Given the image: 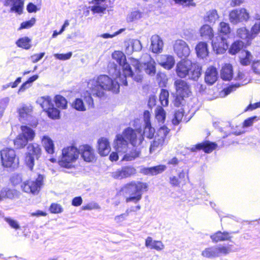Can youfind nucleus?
<instances>
[{
	"label": "nucleus",
	"mask_w": 260,
	"mask_h": 260,
	"mask_svg": "<svg viewBox=\"0 0 260 260\" xmlns=\"http://www.w3.org/2000/svg\"><path fill=\"white\" fill-rule=\"evenodd\" d=\"M132 47L134 51H139L142 49V44L141 42L138 40H130Z\"/></svg>",
	"instance_id": "680f3d73"
},
{
	"label": "nucleus",
	"mask_w": 260,
	"mask_h": 260,
	"mask_svg": "<svg viewBox=\"0 0 260 260\" xmlns=\"http://www.w3.org/2000/svg\"><path fill=\"white\" fill-rule=\"evenodd\" d=\"M91 11L93 13H104L106 10V7L104 5H101L99 3L91 7Z\"/></svg>",
	"instance_id": "8fccbe9b"
},
{
	"label": "nucleus",
	"mask_w": 260,
	"mask_h": 260,
	"mask_svg": "<svg viewBox=\"0 0 260 260\" xmlns=\"http://www.w3.org/2000/svg\"><path fill=\"white\" fill-rule=\"evenodd\" d=\"M122 69V74L120 69L115 63H110L108 66V70L111 77L106 75H101L93 79L92 81H116L119 79L120 81H126L127 77H132L134 73L129 64L127 62L121 66Z\"/></svg>",
	"instance_id": "39448f33"
},
{
	"label": "nucleus",
	"mask_w": 260,
	"mask_h": 260,
	"mask_svg": "<svg viewBox=\"0 0 260 260\" xmlns=\"http://www.w3.org/2000/svg\"><path fill=\"white\" fill-rule=\"evenodd\" d=\"M258 118L256 116H253L246 119L243 122V127L244 128H247L251 125L254 121H257Z\"/></svg>",
	"instance_id": "4d7b16f0"
},
{
	"label": "nucleus",
	"mask_w": 260,
	"mask_h": 260,
	"mask_svg": "<svg viewBox=\"0 0 260 260\" xmlns=\"http://www.w3.org/2000/svg\"><path fill=\"white\" fill-rule=\"evenodd\" d=\"M145 246L146 247L156 250H160L164 248V245L160 241H153L151 237H148L145 240Z\"/></svg>",
	"instance_id": "c85d7f7f"
},
{
	"label": "nucleus",
	"mask_w": 260,
	"mask_h": 260,
	"mask_svg": "<svg viewBox=\"0 0 260 260\" xmlns=\"http://www.w3.org/2000/svg\"><path fill=\"white\" fill-rule=\"evenodd\" d=\"M204 83L205 84H201L200 82H197L196 85L200 93L212 95L214 98H216L218 96L221 98L225 97L241 86L246 85L248 82L241 84L239 82H236L235 84H228L225 85L220 91H218V90L222 87L221 83L219 84L218 83L217 87H213V85L215 82Z\"/></svg>",
	"instance_id": "7ed1b4c3"
},
{
	"label": "nucleus",
	"mask_w": 260,
	"mask_h": 260,
	"mask_svg": "<svg viewBox=\"0 0 260 260\" xmlns=\"http://www.w3.org/2000/svg\"><path fill=\"white\" fill-rule=\"evenodd\" d=\"M21 133L14 140L16 149H21L27 145L29 141H32L36 135L35 131L27 125H21Z\"/></svg>",
	"instance_id": "0eeeda50"
},
{
	"label": "nucleus",
	"mask_w": 260,
	"mask_h": 260,
	"mask_svg": "<svg viewBox=\"0 0 260 260\" xmlns=\"http://www.w3.org/2000/svg\"><path fill=\"white\" fill-rule=\"evenodd\" d=\"M220 75L222 80L231 81L233 76V70L232 65L225 64L221 70Z\"/></svg>",
	"instance_id": "a878e982"
},
{
	"label": "nucleus",
	"mask_w": 260,
	"mask_h": 260,
	"mask_svg": "<svg viewBox=\"0 0 260 260\" xmlns=\"http://www.w3.org/2000/svg\"><path fill=\"white\" fill-rule=\"evenodd\" d=\"M212 45L213 50L217 54L224 53L229 48L226 37L222 36L221 34L212 40Z\"/></svg>",
	"instance_id": "ddd939ff"
},
{
	"label": "nucleus",
	"mask_w": 260,
	"mask_h": 260,
	"mask_svg": "<svg viewBox=\"0 0 260 260\" xmlns=\"http://www.w3.org/2000/svg\"><path fill=\"white\" fill-rule=\"evenodd\" d=\"M134 63V64L133 65L135 67L136 70L140 72L142 70V68H143L147 74L150 76H153L155 75L156 69L153 63L151 62L145 63L143 67L142 63H141L138 60H135Z\"/></svg>",
	"instance_id": "a211bd4d"
},
{
	"label": "nucleus",
	"mask_w": 260,
	"mask_h": 260,
	"mask_svg": "<svg viewBox=\"0 0 260 260\" xmlns=\"http://www.w3.org/2000/svg\"><path fill=\"white\" fill-rule=\"evenodd\" d=\"M174 50L180 58H186L190 54V49L186 43L182 40L176 41L174 45Z\"/></svg>",
	"instance_id": "4468645a"
},
{
	"label": "nucleus",
	"mask_w": 260,
	"mask_h": 260,
	"mask_svg": "<svg viewBox=\"0 0 260 260\" xmlns=\"http://www.w3.org/2000/svg\"><path fill=\"white\" fill-rule=\"evenodd\" d=\"M125 53L127 55H131L134 51L133 47H132V43L130 41L125 42Z\"/></svg>",
	"instance_id": "338daca9"
},
{
	"label": "nucleus",
	"mask_w": 260,
	"mask_h": 260,
	"mask_svg": "<svg viewBox=\"0 0 260 260\" xmlns=\"http://www.w3.org/2000/svg\"><path fill=\"white\" fill-rule=\"evenodd\" d=\"M105 82H92V86L94 87L91 90V93L86 91L84 93V100L89 108L94 107L93 96L102 98L105 95V91L107 89L113 92L118 93L119 92L120 84L119 82H108L109 84L105 85Z\"/></svg>",
	"instance_id": "20e7f679"
},
{
	"label": "nucleus",
	"mask_w": 260,
	"mask_h": 260,
	"mask_svg": "<svg viewBox=\"0 0 260 260\" xmlns=\"http://www.w3.org/2000/svg\"><path fill=\"white\" fill-rule=\"evenodd\" d=\"M54 102L58 108L66 109L68 107L67 99L61 95H56L54 98Z\"/></svg>",
	"instance_id": "473e14b6"
},
{
	"label": "nucleus",
	"mask_w": 260,
	"mask_h": 260,
	"mask_svg": "<svg viewBox=\"0 0 260 260\" xmlns=\"http://www.w3.org/2000/svg\"><path fill=\"white\" fill-rule=\"evenodd\" d=\"M230 252V248L224 246L215 245L206 248L202 252V255L208 258L219 257L221 254L226 255Z\"/></svg>",
	"instance_id": "9b49d317"
},
{
	"label": "nucleus",
	"mask_w": 260,
	"mask_h": 260,
	"mask_svg": "<svg viewBox=\"0 0 260 260\" xmlns=\"http://www.w3.org/2000/svg\"><path fill=\"white\" fill-rule=\"evenodd\" d=\"M31 40L27 37L19 39L16 42V45L20 48L28 50L30 48Z\"/></svg>",
	"instance_id": "72a5a7b5"
},
{
	"label": "nucleus",
	"mask_w": 260,
	"mask_h": 260,
	"mask_svg": "<svg viewBox=\"0 0 260 260\" xmlns=\"http://www.w3.org/2000/svg\"><path fill=\"white\" fill-rule=\"evenodd\" d=\"M244 46V43L242 41H235L229 48V53L231 55H235L243 49Z\"/></svg>",
	"instance_id": "2f4dec72"
},
{
	"label": "nucleus",
	"mask_w": 260,
	"mask_h": 260,
	"mask_svg": "<svg viewBox=\"0 0 260 260\" xmlns=\"http://www.w3.org/2000/svg\"><path fill=\"white\" fill-rule=\"evenodd\" d=\"M184 98L177 95L176 93V96H175L174 100V104L175 107H179L182 104V102L184 101Z\"/></svg>",
	"instance_id": "0e129e2a"
},
{
	"label": "nucleus",
	"mask_w": 260,
	"mask_h": 260,
	"mask_svg": "<svg viewBox=\"0 0 260 260\" xmlns=\"http://www.w3.org/2000/svg\"><path fill=\"white\" fill-rule=\"evenodd\" d=\"M218 72L215 68L211 67L207 69L205 73L204 81H217Z\"/></svg>",
	"instance_id": "c756f323"
},
{
	"label": "nucleus",
	"mask_w": 260,
	"mask_h": 260,
	"mask_svg": "<svg viewBox=\"0 0 260 260\" xmlns=\"http://www.w3.org/2000/svg\"><path fill=\"white\" fill-rule=\"evenodd\" d=\"M112 56L120 66L127 62L125 55L121 51H115L112 53Z\"/></svg>",
	"instance_id": "c9c22d12"
},
{
	"label": "nucleus",
	"mask_w": 260,
	"mask_h": 260,
	"mask_svg": "<svg viewBox=\"0 0 260 260\" xmlns=\"http://www.w3.org/2000/svg\"><path fill=\"white\" fill-rule=\"evenodd\" d=\"M252 55L250 52L246 50H242L240 56V62L242 65L246 66L250 63Z\"/></svg>",
	"instance_id": "e433bc0d"
},
{
	"label": "nucleus",
	"mask_w": 260,
	"mask_h": 260,
	"mask_svg": "<svg viewBox=\"0 0 260 260\" xmlns=\"http://www.w3.org/2000/svg\"><path fill=\"white\" fill-rule=\"evenodd\" d=\"M253 72L257 74H260V60L254 61L252 66Z\"/></svg>",
	"instance_id": "774afa93"
},
{
	"label": "nucleus",
	"mask_w": 260,
	"mask_h": 260,
	"mask_svg": "<svg viewBox=\"0 0 260 260\" xmlns=\"http://www.w3.org/2000/svg\"><path fill=\"white\" fill-rule=\"evenodd\" d=\"M164 43L158 35H153L151 38V49L153 53H160L162 51Z\"/></svg>",
	"instance_id": "b1692460"
},
{
	"label": "nucleus",
	"mask_w": 260,
	"mask_h": 260,
	"mask_svg": "<svg viewBox=\"0 0 260 260\" xmlns=\"http://www.w3.org/2000/svg\"><path fill=\"white\" fill-rule=\"evenodd\" d=\"M201 36L203 39L211 40L213 37L212 28L207 24L204 25L200 29Z\"/></svg>",
	"instance_id": "7c9ffc66"
},
{
	"label": "nucleus",
	"mask_w": 260,
	"mask_h": 260,
	"mask_svg": "<svg viewBox=\"0 0 260 260\" xmlns=\"http://www.w3.org/2000/svg\"><path fill=\"white\" fill-rule=\"evenodd\" d=\"M79 154L84 161L87 162H93L95 160L94 151L89 145H82L80 149L72 145L64 148L62 150V154L58 160L59 165L66 169L74 168L73 162L79 157Z\"/></svg>",
	"instance_id": "f257e3e1"
},
{
	"label": "nucleus",
	"mask_w": 260,
	"mask_h": 260,
	"mask_svg": "<svg viewBox=\"0 0 260 260\" xmlns=\"http://www.w3.org/2000/svg\"><path fill=\"white\" fill-rule=\"evenodd\" d=\"M47 116L52 119H59L60 118V111L54 105L46 112Z\"/></svg>",
	"instance_id": "f704fd0d"
},
{
	"label": "nucleus",
	"mask_w": 260,
	"mask_h": 260,
	"mask_svg": "<svg viewBox=\"0 0 260 260\" xmlns=\"http://www.w3.org/2000/svg\"><path fill=\"white\" fill-rule=\"evenodd\" d=\"M184 111L182 108L175 111L173 118L172 120V123L174 125H178L181 121L182 119L184 116Z\"/></svg>",
	"instance_id": "4c0bfd02"
},
{
	"label": "nucleus",
	"mask_w": 260,
	"mask_h": 260,
	"mask_svg": "<svg viewBox=\"0 0 260 260\" xmlns=\"http://www.w3.org/2000/svg\"><path fill=\"white\" fill-rule=\"evenodd\" d=\"M22 175L19 174H14L10 178V181L13 185L16 186L22 182Z\"/></svg>",
	"instance_id": "6e6d98bb"
},
{
	"label": "nucleus",
	"mask_w": 260,
	"mask_h": 260,
	"mask_svg": "<svg viewBox=\"0 0 260 260\" xmlns=\"http://www.w3.org/2000/svg\"><path fill=\"white\" fill-rule=\"evenodd\" d=\"M201 68L199 67H195L194 69L192 71L188 74V79L197 81L199 77L201 76Z\"/></svg>",
	"instance_id": "49530a36"
},
{
	"label": "nucleus",
	"mask_w": 260,
	"mask_h": 260,
	"mask_svg": "<svg viewBox=\"0 0 260 260\" xmlns=\"http://www.w3.org/2000/svg\"><path fill=\"white\" fill-rule=\"evenodd\" d=\"M148 188L147 183L141 181H132L121 188V191L126 197V203L134 202L137 203L141 200L143 191H147Z\"/></svg>",
	"instance_id": "423d86ee"
},
{
	"label": "nucleus",
	"mask_w": 260,
	"mask_h": 260,
	"mask_svg": "<svg viewBox=\"0 0 260 260\" xmlns=\"http://www.w3.org/2000/svg\"><path fill=\"white\" fill-rule=\"evenodd\" d=\"M137 141V136L135 129L131 127L124 129L121 135L118 134L114 140V148L116 152H112L109 156V159L116 161L119 158L118 153L126 152L129 143L135 146Z\"/></svg>",
	"instance_id": "f03ea898"
},
{
	"label": "nucleus",
	"mask_w": 260,
	"mask_h": 260,
	"mask_svg": "<svg viewBox=\"0 0 260 260\" xmlns=\"http://www.w3.org/2000/svg\"><path fill=\"white\" fill-rule=\"evenodd\" d=\"M46 152L50 154L54 153V144L53 141L48 136H43L42 139Z\"/></svg>",
	"instance_id": "bb28decb"
},
{
	"label": "nucleus",
	"mask_w": 260,
	"mask_h": 260,
	"mask_svg": "<svg viewBox=\"0 0 260 260\" xmlns=\"http://www.w3.org/2000/svg\"><path fill=\"white\" fill-rule=\"evenodd\" d=\"M49 211L53 214L60 213L63 212V208L59 204L52 203L50 206Z\"/></svg>",
	"instance_id": "3c124183"
},
{
	"label": "nucleus",
	"mask_w": 260,
	"mask_h": 260,
	"mask_svg": "<svg viewBox=\"0 0 260 260\" xmlns=\"http://www.w3.org/2000/svg\"><path fill=\"white\" fill-rule=\"evenodd\" d=\"M42 149L40 146L36 143H30L27 146L25 153V163L28 169L32 171L35 160H38L41 156Z\"/></svg>",
	"instance_id": "9d476101"
},
{
	"label": "nucleus",
	"mask_w": 260,
	"mask_h": 260,
	"mask_svg": "<svg viewBox=\"0 0 260 260\" xmlns=\"http://www.w3.org/2000/svg\"><path fill=\"white\" fill-rule=\"evenodd\" d=\"M144 115L146 118L145 119L143 129L144 135L147 138L151 139L154 137L155 131V129L153 127H152L150 120L146 118L147 115H149V111L147 110L145 111Z\"/></svg>",
	"instance_id": "5701e85b"
},
{
	"label": "nucleus",
	"mask_w": 260,
	"mask_h": 260,
	"mask_svg": "<svg viewBox=\"0 0 260 260\" xmlns=\"http://www.w3.org/2000/svg\"><path fill=\"white\" fill-rule=\"evenodd\" d=\"M203 150L207 153H210L217 147L215 142H210L209 141H205L203 142Z\"/></svg>",
	"instance_id": "58836bf2"
},
{
	"label": "nucleus",
	"mask_w": 260,
	"mask_h": 260,
	"mask_svg": "<svg viewBox=\"0 0 260 260\" xmlns=\"http://www.w3.org/2000/svg\"><path fill=\"white\" fill-rule=\"evenodd\" d=\"M234 233V232L229 233L226 231L222 232L220 231H218L215 233L211 235L210 238L213 243H216L220 241H224L229 240L231 241V237L230 234Z\"/></svg>",
	"instance_id": "4be33fe9"
},
{
	"label": "nucleus",
	"mask_w": 260,
	"mask_h": 260,
	"mask_svg": "<svg viewBox=\"0 0 260 260\" xmlns=\"http://www.w3.org/2000/svg\"><path fill=\"white\" fill-rule=\"evenodd\" d=\"M136 173V170L134 167L131 166H124L120 170H118L113 173V177L115 179H121L127 178L135 174Z\"/></svg>",
	"instance_id": "dca6fc26"
},
{
	"label": "nucleus",
	"mask_w": 260,
	"mask_h": 260,
	"mask_svg": "<svg viewBox=\"0 0 260 260\" xmlns=\"http://www.w3.org/2000/svg\"><path fill=\"white\" fill-rule=\"evenodd\" d=\"M176 89V94L183 98L188 97L191 94L190 86L188 82H174Z\"/></svg>",
	"instance_id": "f3484780"
},
{
	"label": "nucleus",
	"mask_w": 260,
	"mask_h": 260,
	"mask_svg": "<svg viewBox=\"0 0 260 260\" xmlns=\"http://www.w3.org/2000/svg\"><path fill=\"white\" fill-rule=\"evenodd\" d=\"M36 103L41 106L45 112L54 105L52 99L49 96L40 97L37 100Z\"/></svg>",
	"instance_id": "393cba45"
},
{
	"label": "nucleus",
	"mask_w": 260,
	"mask_h": 260,
	"mask_svg": "<svg viewBox=\"0 0 260 260\" xmlns=\"http://www.w3.org/2000/svg\"><path fill=\"white\" fill-rule=\"evenodd\" d=\"M219 31L220 34H222L225 36L230 33L231 28L229 23L224 22H220L219 24Z\"/></svg>",
	"instance_id": "5fc2aeb1"
},
{
	"label": "nucleus",
	"mask_w": 260,
	"mask_h": 260,
	"mask_svg": "<svg viewBox=\"0 0 260 260\" xmlns=\"http://www.w3.org/2000/svg\"><path fill=\"white\" fill-rule=\"evenodd\" d=\"M260 31V20H257L255 23L254 25L251 28V35H253V38Z\"/></svg>",
	"instance_id": "052dcab7"
},
{
	"label": "nucleus",
	"mask_w": 260,
	"mask_h": 260,
	"mask_svg": "<svg viewBox=\"0 0 260 260\" xmlns=\"http://www.w3.org/2000/svg\"><path fill=\"white\" fill-rule=\"evenodd\" d=\"M159 64L167 70L171 69L175 64V59L173 56L169 55H161L158 57Z\"/></svg>",
	"instance_id": "412c9836"
},
{
	"label": "nucleus",
	"mask_w": 260,
	"mask_h": 260,
	"mask_svg": "<svg viewBox=\"0 0 260 260\" xmlns=\"http://www.w3.org/2000/svg\"><path fill=\"white\" fill-rule=\"evenodd\" d=\"M111 150L110 142L108 139L101 137L98 141V150L101 156L107 155Z\"/></svg>",
	"instance_id": "aec40b11"
},
{
	"label": "nucleus",
	"mask_w": 260,
	"mask_h": 260,
	"mask_svg": "<svg viewBox=\"0 0 260 260\" xmlns=\"http://www.w3.org/2000/svg\"><path fill=\"white\" fill-rule=\"evenodd\" d=\"M192 62L190 60H183L178 63L176 68L177 75L180 78L188 77L189 71L192 69Z\"/></svg>",
	"instance_id": "2eb2a0df"
},
{
	"label": "nucleus",
	"mask_w": 260,
	"mask_h": 260,
	"mask_svg": "<svg viewBox=\"0 0 260 260\" xmlns=\"http://www.w3.org/2000/svg\"><path fill=\"white\" fill-rule=\"evenodd\" d=\"M2 165L4 168H9L15 170L18 168L19 158L17 157L14 149L6 148L0 151Z\"/></svg>",
	"instance_id": "6e6552de"
},
{
	"label": "nucleus",
	"mask_w": 260,
	"mask_h": 260,
	"mask_svg": "<svg viewBox=\"0 0 260 260\" xmlns=\"http://www.w3.org/2000/svg\"><path fill=\"white\" fill-rule=\"evenodd\" d=\"M20 117L25 118L26 120L29 117V109L26 107H23L18 110Z\"/></svg>",
	"instance_id": "13d9d810"
},
{
	"label": "nucleus",
	"mask_w": 260,
	"mask_h": 260,
	"mask_svg": "<svg viewBox=\"0 0 260 260\" xmlns=\"http://www.w3.org/2000/svg\"><path fill=\"white\" fill-rule=\"evenodd\" d=\"M44 178L43 175L39 174L35 180H27L22 183L21 188L25 192L38 195L43 186Z\"/></svg>",
	"instance_id": "1a4fd4ad"
},
{
	"label": "nucleus",
	"mask_w": 260,
	"mask_h": 260,
	"mask_svg": "<svg viewBox=\"0 0 260 260\" xmlns=\"http://www.w3.org/2000/svg\"><path fill=\"white\" fill-rule=\"evenodd\" d=\"M196 51L198 57L202 59L205 58L209 54L207 44L203 42L199 43L196 46Z\"/></svg>",
	"instance_id": "cd10ccee"
},
{
	"label": "nucleus",
	"mask_w": 260,
	"mask_h": 260,
	"mask_svg": "<svg viewBox=\"0 0 260 260\" xmlns=\"http://www.w3.org/2000/svg\"><path fill=\"white\" fill-rule=\"evenodd\" d=\"M166 169L165 165H159L151 167H143L141 169L140 172L145 175L154 176L163 172Z\"/></svg>",
	"instance_id": "6ab92c4d"
},
{
	"label": "nucleus",
	"mask_w": 260,
	"mask_h": 260,
	"mask_svg": "<svg viewBox=\"0 0 260 260\" xmlns=\"http://www.w3.org/2000/svg\"><path fill=\"white\" fill-rule=\"evenodd\" d=\"M155 117L159 123H164L166 120V112L163 108L159 107L155 110Z\"/></svg>",
	"instance_id": "a19ab883"
},
{
	"label": "nucleus",
	"mask_w": 260,
	"mask_h": 260,
	"mask_svg": "<svg viewBox=\"0 0 260 260\" xmlns=\"http://www.w3.org/2000/svg\"><path fill=\"white\" fill-rule=\"evenodd\" d=\"M10 99L8 97L4 98L0 100V118H1L4 112L9 103Z\"/></svg>",
	"instance_id": "864d4df0"
},
{
	"label": "nucleus",
	"mask_w": 260,
	"mask_h": 260,
	"mask_svg": "<svg viewBox=\"0 0 260 260\" xmlns=\"http://www.w3.org/2000/svg\"><path fill=\"white\" fill-rule=\"evenodd\" d=\"M176 4L186 6H196V4L193 2V0H173Z\"/></svg>",
	"instance_id": "e2e57ef3"
},
{
	"label": "nucleus",
	"mask_w": 260,
	"mask_h": 260,
	"mask_svg": "<svg viewBox=\"0 0 260 260\" xmlns=\"http://www.w3.org/2000/svg\"><path fill=\"white\" fill-rule=\"evenodd\" d=\"M5 221L8 223L10 226L16 230L20 229V225L18 222L11 217H6L4 218Z\"/></svg>",
	"instance_id": "09e8293b"
},
{
	"label": "nucleus",
	"mask_w": 260,
	"mask_h": 260,
	"mask_svg": "<svg viewBox=\"0 0 260 260\" xmlns=\"http://www.w3.org/2000/svg\"><path fill=\"white\" fill-rule=\"evenodd\" d=\"M36 23V19L31 18L30 20L23 22L21 23L20 27L18 28V30L23 29H28L34 25Z\"/></svg>",
	"instance_id": "de8ad7c7"
},
{
	"label": "nucleus",
	"mask_w": 260,
	"mask_h": 260,
	"mask_svg": "<svg viewBox=\"0 0 260 260\" xmlns=\"http://www.w3.org/2000/svg\"><path fill=\"white\" fill-rule=\"evenodd\" d=\"M237 36L242 39L251 40L253 35H251L245 27H241L237 30Z\"/></svg>",
	"instance_id": "ea45409f"
},
{
	"label": "nucleus",
	"mask_w": 260,
	"mask_h": 260,
	"mask_svg": "<svg viewBox=\"0 0 260 260\" xmlns=\"http://www.w3.org/2000/svg\"><path fill=\"white\" fill-rule=\"evenodd\" d=\"M142 17V13L139 11H135L129 14L127 17L128 22H132L138 20Z\"/></svg>",
	"instance_id": "603ef678"
},
{
	"label": "nucleus",
	"mask_w": 260,
	"mask_h": 260,
	"mask_svg": "<svg viewBox=\"0 0 260 260\" xmlns=\"http://www.w3.org/2000/svg\"><path fill=\"white\" fill-rule=\"evenodd\" d=\"M72 107L79 111H85L86 110L83 100L81 98H76L72 104Z\"/></svg>",
	"instance_id": "79ce46f5"
},
{
	"label": "nucleus",
	"mask_w": 260,
	"mask_h": 260,
	"mask_svg": "<svg viewBox=\"0 0 260 260\" xmlns=\"http://www.w3.org/2000/svg\"><path fill=\"white\" fill-rule=\"evenodd\" d=\"M140 154V152L136 149L133 150L129 153H126L123 156L122 160L125 161H131L134 160L138 157Z\"/></svg>",
	"instance_id": "c03bdc74"
},
{
	"label": "nucleus",
	"mask_w": 260,
	"mask_h": 260,
	"mask_svg": "<svg viewBox=\"0 0 260 260\" xmlns=\"http://www.w3.org/2000/svg\"><path fill=\"white\" fill-rule=\"evenodd\" d=\"M72 55V52H69L66 54L55 53L54 54V56L55 57V58L62 60L69 59L71 57Z\"/></svg>",
	"instance_id": "bf43d9fd"
},
{
	"label": "nucleus",
	"mask_w": 260,
	"mask_h": 260,
	"mask_svg": "<svg viewBox=\"0 0 260 260\" xmlns=\"http://www.w3.org/2000/svg\"><path fill=\"white\" fill-rule=\"evenodd\" d=\"M218 16L216 10H212L207 13L206 21L209 22L210 23H214L215 21L218 19Z\"/></svg>",
	"instance_id": "a18cd8bd"
},
{
	"label": "nucleus",
	"mask_w": 260,
	"mask_h": 260,
	"mask_svg": "<svg viewBox=\"0 0 260 260\" xmlns=\"http://www.w3.org/2000/svg\"><path fill=\"white\" fill-rule=\"evenodd\" d=\"M16 190L8 187L3 188L1 191V196L3 198L13 199L16 194Z\"/></svg>",
	"instance_id": "37998d69"
},
{
	"label": "nucleus",
	"mask_w": 260,
	"mask_h": 260,
	"mask_svg": "<svg viewBox=\"0 0 260 260\" xmlns=\"http://www.w3.org/2000/svg\"><path fill=\"white\" fill-rule=\"evenodd\" d=\"M230 22L236 24L243 21H247L249 18V13L244 8L236 9L232 10L229 14Z\"/></svg>",
	"instance_id": "f8f14e48"
},
{
	"label": "nucleus",
	"mask_w": 260,
	"mask_h": 260,
	"mask_svg": "<svg viewBox=\"0 0 260 260\" xmlns=\"http://www.w3.org/2000/svg\"><path fill=\"white\" fill-rule=\"evenodd\" d=\"M82 201L83 200L81 197H76L72 199V205L75 207H78L82 204Z\"/></svg>",
	"instance_id": "69168bd1"
}]
</instances>
